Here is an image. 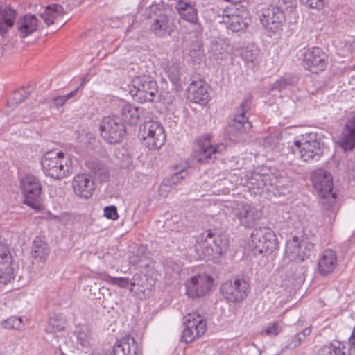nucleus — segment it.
Wrapping results in <instances>:
<instances>
[{
	"label": "nucleus",
	"mask_w": 355,
	"mask_h": 355,
	"mask_svg": "<svg viewBox=\"0 0 355 355\" xmlns=\"http://www.w3.org/2000/svg\"><path fill=\"white\" fill-rule=\"evenodd\" d=\"M314 189L321 198L322 225H331L336 216V194L332 192L333 178L324 170H317L311 176Z\"/></svg>",
	"instance_id": "obj_1"
},
{
	"label": "nucleus",
	"mask_w": 355,
	"mask_h": 355,
	"mask_svg": "<svg viewBox=\"0 0 355 355\" xmlns=\"http://www.w3.org/2000/svg\"><path fill=\"white\" fill-rule=\"evenodd\" d=\"M196 250L199 257L203 259L216 262L224 257L229 247V241L211 230H207L196 239Z\"/></svg>",
	"instance_id": "obj_2"
},
{
	"label": "nucleus",
	"mask_w": 355,
	"mask_h": 355,
	"mask_svg": "<svg viewBox=\"0 0 355 355\" xmlns=\"http://www.w3.org/2000/svg\"><path fill=\"white\" fill-rule=\"evenodd\" d=\"M290 149L304 162L318 161L323 154L324 143L315 133L311 132L302 136L301 140H295Z\"/></svg>",
	"instance_id": "obj_3"
},
{
	"label": "nucleus",
	"mask_w": 355,
	"mask_h": 355,
	"mask_svg": "<svg viewBox=\"0 0 355 355\" xmlns=\"http://www.w3.org/2000/svg\"><path fill=\"white\" fill-rule=\"evenodd\" d=\"M212 136L207 134L196 139L193 155L200 164H209L214 162L218 155H222L226 150V146L222 143L212 145Z\"/></svg>",
	"instance_id": "obj_4"
},
{
	"label": "nucleus",
	"mask_w": 355,
	"mask_h": 355,
	"mask_svg": "<svg viewBox=\"0 0 355 355\" xmlns=\"http://www.w3.org/2000/svg\"><path fill=\"white\" fill-rule=\"evenodd\" d=\"M41 166L44 173L55 179L66 177L71 169L62 152L49 151L41 159Z\"/></svg>",
	"instance_id": "obj_5"
},
{
	"label": "nucleus",
	"mask_w": 355,
	"mask_h": 355,
	"mask_svg": "<svg viewBox=\"0 0 355 355\" xmlns=\"http://www.w3.org/2000/svg\"><path fill=\"white\" fill-rule=\"evenodd\" d=\"M249 245L254 254H270L277 249L278 242L272 230L261 227L253 230Z\"/></svg>",
	"instance_id": "obj_6"
},
{
	"label": "nucleus",
	"mask_w": 355,
	"mask_h": 355,
	"mask_svg": "<svg viewBox=\"0 0 355 355\" xmlns=\"http://www.w3.org/2000/svg\"><path fill=\"white\" fill-rule=\"evenodd\" d=\"M139 136L143 144L149 149H159L166 141L164 127L160 123L155 121H148L141 125Z\"/></svg>",
	"instance_id": "obj_7"
},
{
	"label": "nucleus",
	"mask_w": 355,
	"mask_h": 355,
	"mask_svg": "<svg viewBox=\"0 0 355 355\" xmlns=\"http://www.w3.org/2000/svg\"><path fill=\"white\" fill-rule=\"evenodd\" d=\"M101 137L109 144L119 143L126 135V127L121 119L116 116L103 118L100 125Z\"/></svg>",
	"instance_id": "obj_8"
},
{
	"label": "nucleus",
	"mask_w": 355,
	"mask_h": 355,
	"mask_svg": "<svg viewBox=\"0 0 355 355\" xmlns=\"http://www.w3.org/2000/svg\"><path fill=\"white\" fill-rule=\"evenodd\" d=\"M250 285L243 277H236L234 279L224 282L220 286L222 295L229 302L240 303L248 296Z\"/></svg>",
	"instance_id": "obj_9"
},
{
	"label": "nucleus",
	"mask_w": 355,
	"mask_h": 355,
	"mask_svg": "<svg viewBox=\"0 0 355 355\" xmlns=\"http://www.w3.org/2000/svg\"><path fill=\"white\" fill-rule=\"evenodd\" d=\"M20 186L24 196V203L33 209L39 210L42 192L39 178L32 174H26L21 178Z\"/></svg>",
	"instance_id": "obj_10"
},
{
	"label": "nucleus",
	"mask_w": 355,
	"mask_h": 355,
	"mask_svg": "<svg viewBox=\"0 0 355 355\" xmlns=\"http://www.w3.org/2000/svg\"><path fill=\"white\" fill-rule=\"evenodd\" d=\"M134 88L136 89L133 96L140 103L153 102L158 94V86L156 80L149 76L137 77L134 80Z\"/></svg>",
	"instance_id": "obj_11"
},
{
	"label": "nucleus",
	"mask_w": 355,
	"mask_h": 355,
	"mask_svg": "<svg viewBox=\"0 0 355 355\" xmlns=\"http://www.w3.org/2000/svg\"><path fill=\"white\" fill-rule=\"evenodd\" d=\"M314 244L307 239L299 240L297 236H293L287 241L286 244V254L293 261L301 262L309 258L313 251Z\"/></svg>",
	"instance_id": "obj_12"
},
{
	"label": "nucleus",
	"mask_w": 355,
	"mask_h": 355,
	"mask_svg": "<svg viewBox=\"0 0 355 355\" xmlns=\"http://www.w3.org/2000/svg\"><path fill=\"white\" fill-rule=\"evenodd\" d=\"M279 9L270 5L261 10L260 21L268 32L277 33L282 30L286 16L284 12Z\"/></svg>",
	"instance_id": "obj_13"
},
{
	"label": "nucleus",
	"mask_w": 355,
	"mask_h": 355,
	"mask_svg": "<svg viewBox=\"0 0 355 355\" xmlns=\"http://www.w3.org/2000/svg\"><path fill=\"white\" fill-rule=\"evenodd\" d=\"M213 279L206 274L192 277L185 283L186 294L192 299L205 296L211 289Z\"/></svg>",
	"instance_id": "obj_14"
},
{
	"label": "nucleus",
	"mask_w": 355,
	"mask_h": 355,
	"mask_svg": "<svg viewBox=\"0 0 355 355\" xmlns=\"http://www.w3.org/2000/svg\"><path fill=\"white\" fill-rule=\"evenodd\" d=\"M304 67H322L328 64L327 55L319 47L304 48L297 54Z\"/></svg>",
	"instance_id": "obj_15"
},
{
	"label": "nucleus",
	"mask_w": 355,
	"mask_h": 355,
	"mask_svg": "<svg viewBox=\"0 0 355 355\" xmlns=\"http://www.w3.org/2000/svg\"><path fill=\"white\" fill-rule=\"evenodd\" d=\"M270 171L271 168L262 166L257 168L250 173V175H247V184L250 189H257V193H261L263 189H266L267 191L270 192L269 188V182L270 180Z\"/></svg>",
	"instance_id": "obj_16"
},
{
	"label": "nucleus",
	"mask_w": 355,
	"mask_h": 355,
	"mask_svg": "<svg viewBox=\"0 0 355 355\" xmlns=\"http://www.w3.org/2000/svg\"><path fill=\"white\" fill-rule=\"evenodd\" d=\"M233 216L239 220L241 225L245 227H253L261 218V214L250 205L240 203L232 210Z\"/></svg>",
	"instance_id": "obj_17"
},
{
	"label": "nucleus",
	"mask_w": 355,
	"mask_h": 355,
	"mask_svg": "<svg viewBox=\"0 0 355 355\" xmlns=\"http://www.w3.org/2000/svg\"><path fill=\"white\" fill-rule=\"evenodd\" d=\"M155 284V279L147 274L135 273L131 279L132 292L135 291L140 297L149 295Z\"/></svg>",
	"instance_id": "obj_18"
},
{
	"label": "nucleus",
	"mask_w": 355,
	"mask_h": 355,
	"mask_svg": "<svg viewBox=\"0 0 355 355\" xmlns=\"http://www.w3.org/2000/svg\"><path fill=\"white\" fill-rule=\"evenodd\" d=\"M188 98L196 103L206 105L209 101L208 86L202 81H193L187 88Z\"/></svg>",
	"instance_id": "obj_19"
},
{
	"label": "nucleus",
	"mask_w": 355,
	"mask_h": 355,
	"mask_svg": "<svg viewBox=\"0 0 355 355\" xmlns=\"http://www.w3.org/2000/svg\"><path fill=\"white\" fill-rule=\"evenodd\" d=\"M73 189L77 196L85 199L89 198L95 189L94 181L85 174H78L74 177Z\"/></svg>",
	"instance_id": "obj_20"
},
{
	"label": "nucleus",
	"mask_w": 355,
	"mask_h": 355,
	"mask_svg": "<svg viewBox=\"0 0 355 355\" xmlns=\"http://www.w3.org/2000/svg\"><path fill=\"white\" fill-rule=\"evenodd\" d=\"M138 345L134 338L125 336L113 346L109 355H137Z\"/></svg>",
	"instance_id": "obj_21"
},
{
	"label": "nucleus",
	"mask_w": 355,
	"mask_h": 355,
	"mask_svg": "<svg viewBox=\"0 0 355 355\" xmlns=\"http://www.w3.org/2000/svg\"><path fill=\"white\" fill-rule=\"evenodd\" d=\"M337 266V254L331 249L324 250L318 260V270L322 277H327L331 274Z\"/></svg>",
	"instance_id": "obj_22"
},
{
	"label": "nucleus",
	"mask_w": 355,
	"mask_h": 355,
	"mask_svg": "<svg viewBox=\"0 0 355 355\" xmlns=\"http://www.w3.org/2000/svg\"><path fill=\"white\" fill-rule=\"evenodd\" d=\"M17 15V11L10 6H0V35H6L13 27Z\"/></svg>",
	"instance_id": "obj_23"
},
{
	"label": "nucleus",
	"mask_w": 355,
	"mask_h": 355,
	"mask_svg": "<svg viewBox=\"0 0 355 355\" xmlns=\"http://www.w3.org/2000/svg\"><path fill=\"white\" fill-rule=\"evenodd\" d=\"M38 19L34 15H25L20 17L17 21V31L21 37H26L33 34L37 28Z\"/></svg>",
	"instance_id": "obj_24"
},
{
	"label": "nucleus",
	"mask_w": 355,
	"mask_h": 355,
	"mask_svg": "<svg viewBox=\"0 0 355 355\" xmlns=\"http://www.w3.org/2000/svg\"><path fill=\"white\" fill-rule=\"evenodd\" d=\"M144 109L136 107L130 103H124L120 110L121 121L128 123L129 125H137L140 120Z\"/></svg>",
	"instance_id": "obj_25"
},
{
	"label": "nucleus",
	"mask_w": 355,
	"mask_h": 355,
	"mask_svg": "<svg viewBox=\"0 0 355 355\" xmlns=\"http://www.w3.org/2000/svg\"><path fill=\"white\" fill-rule=\"evenodd\" d=\"M175 9L182 19L193 24L198 23V11L193 5L184 0H179L175 5Z\"/></svg>",
	"instance_id": "obj_26"
},
{
	"label": "nucleus",
	"mask_w": 355,
	"mask_h": 355,
	"mask_svg": "<svg viewBox=\"0 0 355 355\" xmlns=\"http://www.w3.org/2000/svg\"><path fill=\"white\" fill-rule=\"evenodd\" d=\"M50 253L48 243L41 236H36L32 243L31 256L33 259L44 263Z\"/></svg>",
	"instance_id": "obj_27"
},
{
	"label": "nucleus",
	"mask_w": 355,
	"mask_h": 355,
	"mask_svg": "<svg viewBox=\"0 0 355 355\" xmlns=\"http://www.w3.org/2000/svg\"><path fill=\"white\" fill-rule=\"evenodd\" d=\"M270 175L269 188L270 191L275 195H285V191L287 190L286 187L288 182L287 178L275 168H271Z\"/></svg>",
	"instance_id": "obj_28"
},
{
	"label": "nucleus",
	"mask_w": 355,
	"mask_h": 355,
	"mask_svg": "<svg viewBox=\"0 0 355 355\" xmlns=\"http://www.w3.org/2000/svg\"><path fill=\"white\" fill-rule=\"evenodd\" d=\"M341 141L345 148L352 150L355 146V115L346 122L343 128Z\"/></svg>",
	"instance_id": "obj_29"
},
{
	"label": "nucleus",
	"mask_w": 355,
	"mask_h": 355,
	"mask_svg": "<svg viewBox=\"0 0 355 355\" xmlns=\"http://www.w3.org/2000/svg\"><path fill=\"white\" fill-rule=\"evenodd\" d=\"M193 324V327L191 329L196 336H202L207 330L206 320L198 313H188L184 317V324Z\"/></svg>",
	"instance_id": "obj_30"
},
{
	"label": "nucleus",
	"mask_w": 355,
	"mask_h": 355,
	"mask_svg": "<svg viewBox=\"0 0 355 355\" xmlns=\"http://www.w3.org/2000/svg\"><path fill=\"white\" fill-rule=\"evenodd\" d=\"M65 13L63 7L60 4L47 6L40 16L47 26L53 24L55 20Z\"/></svg>",
	"instance_id": "obj_31"
},
{
	"label": "nucleus",
	"mask_w": 355,
	"mask_h": 355,
	"mask_svg": "<svg viewBox=\"0 0 355 355\" xmlns=\"http://www.w3.org/2000/svg\"><path fill=\"white\" fill-rule=\"evenodd\" d=\"M168 18L165 14H159L150 26V30L157 37H164L170 35Z\"/></svg>",
	"instance_id": "obj_32"
},
{
	"label": "nucleus",
	"mask_w": 355,
	"mask_h": 355,
	"mask_svg": "<svg viewBox=\"0 0 355 355\" xmlns=\"http://www.w3.org/2000/svg\"><path fill=\"white\" fill-rule=\"evenodd\" d=\"M166 74L174 86L176 92L182 89V85L186 83V76L180 71V68H166Z\"/></svg>",
	"instance_id": "obj_33"
},
{
	"label": "nucleus",
	"mask_w": 355,
	"mask_h": 355,
	"mask_svg": "<svg viewBox=\"0 0 355 355\" xmlns=\"http://www.w3.org/2000/svg\"><path fill=\"white\" fill-rule=\"evenodd\" d=\"M250 19L236 15L229 17V20L226 22L227 27L232 32H239L245 30L249 24Z\"/></svg>",
	"instance_id": "obj_34"
},
{
	"label": "nucleus",
	"mask_w": 355,
	"mask_h": 355,
	"mask_svg": "<svg viewBox=\"0 0 355 355\" xmlns=\"http://www.w3.org/2000/svg\"><path fill=\"white\" fill-rule=\"evenodd\" d=\"M252 127L249 121H244L236 117L231 121L228 125L227 131L229 134L233 136H237L244 133L247 130Z\"/></svg>",
	"instance_id": "obj_35"
},
{
	"label": "nucleus",
	"mask_w": 355,
	"mask_h": 355,
	"mask_svg": "<svg viewBox=\"0 0 355 355\" xmlns=\"http://www.w3.org/2000/svg\"><path fill=\"white\" fill-rule=\"evenodd\" d=\"M14 278V269L11 266V260L0 261V284H6Z\"/></svg>",
	"instance_id": "obj_36"
},
{
	"label": "nucleus",
	"mask_w": 355,
	"mask_h": 355,
	"mask_svg": "<svg viewBox=\"0 0 355 355\" xmlns=\"http://www.w3.org/2000/svg\"><path fill=\"white\" fill-rule=\"evenodd\" d=\"M74 335L77 338L78 343L83 347L89 345L90 330L85 325L76 327Z\"/></svg>",
	"instance_id": "obj_37"
},
{
	"label": "nucleus",
	"mask_w": 355,
	"mask_h": 355,
	"mask_svg": "<svg viewBox=\"0 0 355 355\" xmlns=\"http://www.w3.org/2000/svg\"><path fill=\"white\" fill-rule=\"evenodd\" d=\"M252 102V96L251 95L245 96L243 99L240 105L237 107L234 117L244 121H248V118L246 116V113L250 110Z\"/></svg>",
	"instance_id": "obj_38"
},
{
	"label": "nucleus",
	"mask_w": 355,
	"mask_h": 355,
	"mask_svg": "<svg viewBox=\"0 0 355 355\" xmlns=\"http://www.w3.org/2000/svg\"><path fill=\"white\" fill-rule=\"evenodd\" d=\"M298 78L297 76L294 75H286L284 78L275 81L270 88V90L280 92L285 89L287 86L296 84Z\"/></svg>",
	"instance_id": "obj_39"
},
{
	"label": "nucleus",
	"mask_w": 355,
	"mask_h": 355,
	"mask_svg": "<svg viewBox=\"0 0 355 355\" xmlns=\"http://www.w3.org/2000/svg\"><path fill=\"white\" fill-rule=\"evenodd\" d=\"M338 345L330 343L320 349L318 355H345V346L341 347V343L338 342Z\"/></svg>",
	"instance_id": "obj_40"
},
{
	"label": "nucleus",
	"mask_w": 355,
	"mask_h": 355,
	"mask_svg": "<svg viewBox=\"0 0 355 355\" xmlns=\"http://www.w3.org/2000/svg\"><path fill=\"white\" fill-rule=\"evenodd\" d=\"M2 327L8 329L22 330L25 324L21 317L11 316L1 322Z\"/></svg>",
	"instance_id": "obj_41"
},
{
	"label": "nucleus",
	"mask_w": 355,
	"mask_h": 355,
	"mask_svg": "<svg viewBox=\"0 0 355 355\" xmlns=\"http://www.w3.org/2000/svg\"><path fill=\"white\" fill-rule=\"evenodd\" d=\"M65 323L63 320L56 318H50L45 328L46 333L55 334L64 330Z\"/></svg>",
	"instance_id": "obj_42"
},
{
	"label": "nucleus",
	"mask_w": 355,
	"mask_h": 355,
	"mask_svg": "<svg viewBox=\"0 0 355 355\" xmlns=\"http://www.w3.org/2000/svg\"><path fill=\"white\" fill-rule=\"evenodd\" d=\"M184 328L182 332V335H181V340L186 343H191L192 341H193L195 339H196L197 338H199L200 336H196L195 335V333L191 329H192L194 326H193V324H184Z\"/></svg>",
	"instance_id": "obj_43"
},
{
	"label": "nucleus",
	"mask_w": 355,
	"mask_h": 355,
	"mask_svg": "<svg viewBox=\"0 0 355 355\" xmlns=\"http://www.w3.org/2000/svg\"><path fill=\"white\" fill-rule=\"evenodd\" d=\"M187 172L184 171H180L178 173H174L168 178H165L163 180V184L165 186H168L170 187H173L179 183L181 180L185 178V175Z\"/></svg>",
	"instance_id": "obj_44"
},
{
	"label": "nucleus",
	"mask_w": 355,
	"mask_h": 355,
	"mask_svg": "<svg viewBox=\"0 0 355 355\" xmlns=\"http://www.w3.org/2000/svg\"><path fill=\"white\" fill-rule=\"evenodd\" d=\"M239 58L243 61L244 65L249 66L250 64H254V62L257 58V54L246 49L241 52Z\"/></svg>",
	"instance_id": "obj_45"
},
{
	"label": "nucleus",
	"mask_w": 355,
	"mask_h": 355,
	"mask_svg": "<svg viewBox=\"0 0 355 355\" xmlns=\"http://www.w3.org/2000/svg\"><path fill=\"white\" fill-rule=\"evenodd\" d=\"M275 5H272L273 7L280 8L281 11L285 10L291 11L295 3V0H272Z\"/></svg>",
	"instance_id": "obj_46"
},
{
	"label": "nucleus",
	"mask_w": 355,
	"mask_h": 355,
	"mask_svg": "<svg viewBox=\"0 0 355 355\" xmlns=\"http://www.w3.org/2000/svg\"><path fill=\"white\" fill-rule=\"evenodd\" d=\"M175 96L170 92H162L158 96L157 101L163 103L166 107L173 105Z\"/></svg>",
	"instance_id": "obj_47"
},
{
	"label": "nucleus",
	"mask_w": 355,
	"mask_h": 355,
	"mask_svg": "<svg viewBox=\"0 0 355 355\" xmlns=\"http://www.w3.org/2000/svg\"><path fill=\"white\" fill-rule=\"evenodd\" d=\"M104 216L112 220H117L119 214L116 207L115 205L105 207L104 208Z\"/></svg>",
	"instance_id": "obj_48"
},
{
	"label": "nucleus",
	"mask_w": 355,
	"mask_h": 355,
	"mask_svg": "<svg viewBox=\"0 0 355 355\" xmlns=\"http://www.w3.org/2000/svg\"><path fill=\"white\" fill-rule=\"evenodd\" d=\"M306 7L312 9L320 10L324 6V0H300Z\"/></svg>",
	"instance_id": "obj_49"
},
{
	"label": "nucleus",
	"mask_w": 355,
	"mask_h": 355,
	"mask_svg": "<svg viewBox=\"0 0 355 355\" xmlns=\"http://www.w3.org/2000/svg\"><path fill=\"white\" fill-rule=\"evenodd\" d=\"M302 340L297 334L291 336L287 341L286 345L284 346V349H294L298 347Z\"/></svg>",
	"instance_id": "obj_50"
},
{
	"label": "nucleus",
	"mask_w": 355,
	"mask_h": 355,
	"mask_svg": "<svg viewBox=\"0 0 355 355\" xmlns=\"http://www.w3.org/2000/svg\"><path fill=\"white\" fill-rule=\"evenodd\" d=\"M112 286H117L122 288L131 287V279L127 277H115Z\"/></svg>",
	"instance_id": "obj_51"
},
{
	"label": "nucleus",
	"mask_w": 355,
	"mask_h": 355,
	"mask_svg": "<svg viewBox=\"0 0 355 355\" xmlns=\"http://www.w3.org/2000/svg\"><path fill=\"white\" fill-rule=\"evenodd\" d=\"M95 177L98 178L100 181H105L109 178V171L107 167L103 164L101 167L99 168V170L94 174Z\"/></svg>",
	"instance_id": "obj_52"
},
{
	"label": "nucleus",
	"mask_w": 355,
	"mask_h": 355,
	"mask_svg": "<svg viewBox=\"0 0 355 355\" xmlns=\"http://www.w3.org/2000/svg\"><path fill=\"white\" fill-rule=\"evenodd\" d=\"M11 259L12 257L8 246L0 242V261H8L11 260Z\"/></svg>",
	"instance_id": "obj_53"
},
{
	"label": "nucleus",
	"mask_w": 355,
	"mask_h": 355,
	"mask_svg": "<svg viewBox=\"0 0 355 355\" xmlns=\"http://www.w3.org/2000/svg\"><path fill=\"white\" fill-rule=\"evenodd\" d=\"M281 331L282 327L276 322H274L271 326L264 330L266 334L268 336H277Z\"/></svg>",
	"instance_id": "obj_54"
},
{
	"label": "nucleus",
	"mask_w": 355,
	"mask_h": 355,
	"mask_svg": "<svg viewBox=\"0 0 355 355\" xmlns=\"http://www.w3.org/2000/svg\"><path fill=\"white\" fill-rule=\"evenodd\" d=\"M103 164L102 162L97 160H89L86 163L88 169L94 175L97 172L98 170H99V168L101 167Z\"/></svg>",
	"instance_id": "obj_55"
},
{
	"label": "nucleus",
	"mask_w": 355,
	"mask_h": 355,
	"mask_svg": "<svg viewBox=\"0 0 355 355\" xmlns=\"http://www.w3.org/2000/svg\"><path fill=\"white\" fill-rule=\"evenodd\" d=\"M52 101H53V105L57 108L63 106L66 103V101L62 96H58L54 97L53 98Z\"/></svg>",
	"instance_id": "obj_56"
},
{
	"label": "nucleus",
	"mask_w": 355,
	"mask_h": 355,
	"mask_svg": "<svg viewBox=\"0 0 355 355\" xmlns=\"http://www.w3.org/2000/svg\"><path fill=\"white\" fill-rule=\"evenodd\" d=\"M311 327L305 328L302 331L296 334L297 337H300L302 340H304L306 336L311 333Z\"/></svg>",
	"instance_id": "obj_57"
},
{
	"label": "nucleus",
	"mask_w": 355,
	"mask_h": 355,
	"mask_svg": "<svg viewBox=\"0 0 355 355\" xmlns=\"http://www.w3.org/2000/svg\"><path fill=\"white\" fill-rule=\"evenodd\" d=\"M115 277H111L107 273H103L101 275V279L106 282H107L109 284L112 285L114 282V279Z\"/></svg>",
	"instance_id": "obj_58"
},
{
	"label": "nucleus",
	"mask_w": 355,
	"mask_h": 355,
	"mask_svg": "<svg viewBox=\"0 0 355 355\" xmlns=\"http://www.w3.org/2000/svg\"><path fill=\"white\" fill-rule=\"evenodd\" d=\"M79 89H80V87H76L73 91L71 92L70 93H69L66 95H62L65 101L67 102L68 100L74 97L76 95V94Z\"/></svg>",
	"instance_id": "obj_59"
},
{
	"label": "nucleus",
	"mask_w": 355,
	"mask_h": 355,
	"mask_svg": "<svg viewBox=\"0 0 355 355\" xmlns=\"http://www.w3.org/2000/svg\"><path fill=\"white\" fill-rule=\"evenodd\" d=\"M116 155L117 157H119V155H121L123 157H126L128 159V154L127 153V150L125 148L118 149L116 153Z\"/></svg>",
	"instance_id": "obj_60"
},
{
	"label": "nucleus",
	"mask_w": 355,
	"mask_h": 355,
	"mask_svg": "<svg viewBox=\"0 0 355 355\" xmlns=\"http://www.w3.org/2000/svg\"><path fill=\"white\" fill-rule=\"evenodd\" d=\"M349 345L351 348H355V336L354 333H352L351 336L349 339Z\"/></svg>",
	"instance_id": "obj_61"
},
{
	"label": "nucleus",
	"mask_w": 355,
	"mask_h": 355,
	"mask_svg": "<svg viewBox=\"0 0 355 355\" xmlns=\"http://www.w3.org/2000/svg\"><path fill=\"white\" fill-rule=\"evenodd\" d=\"M89 80V77L88 74L83 76L82 78H81V84H80V85L78 87H80V89L83 87L84 85L86 83H87Z\"/></svg>",
	"instance_id": "obj_62"
},
{
	"label": "nucleus",
	"mask_w": 355,
	"mask_h": 355,
	"mask_svg": "<svg viewBox=\"0 0 355 355\" xmlns=\"http://www.w3.org/2000/svg\"><path fill=\"white\" fill-rule=\"evenodd\" d=\"M345 355H355V348L349 347L347 351L345 349Z\"/></svg>",
	"instance_id": "obj_63"
},
{
	"label": "nucleus",
	"mask_w": 355,
	"mask_h": 355,
	"mask_svg": "<svg viewBox=\"0 0 355 355\" xmlns=\"http://www.w3.org/2000/svg\"><path fill=\"white\" fill-rule=\"evenodd\" d=\"M29 95V93L28 92H25V96H24L22 98H19L17 101V103H19L22 101H24V99Z\"/></svg>",
	"instance_id": "obj_64"
}]
</instances>
